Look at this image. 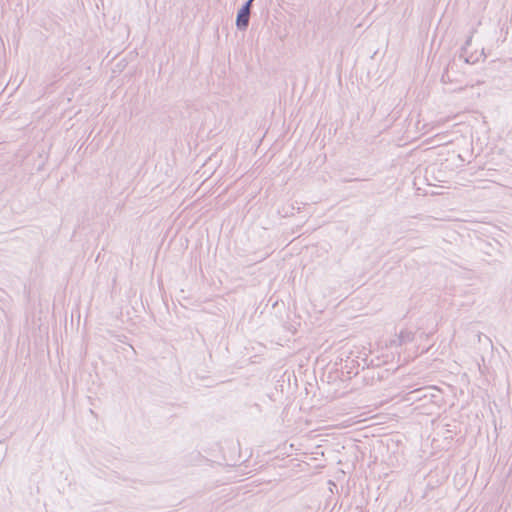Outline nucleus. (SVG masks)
<instances>
[{
	"label": "nucleus",
	"instance_id": "obj_2",
	"mask_svg": "<svg viewBox=\"0 0 512 512\" xmlns=\"http://www.w3.org/2000/svg\"><path fill=\"white\" fill-rule=\"evenodd\" d=\"M250 12L246 10V8H240L237 12L236 16V27L240 31H244L247 29L250 21Z\"/></svg>",
	"mask_w": 512,
	"mask_h": 512
},
{
	"label": "nucleus",
	"instance_id": "obj_4",
	"mask_svg": "<svg viewBox=\"0 0 512 512\" xmlns=\"http://www.w3.org/2000/svg\"><path fill=\"white\" fill-rule=\"evenodd\" d=\"M442 81H443V82L450 81V77H449V70H447V71L442 75Z\"/></svg>",
	"mask_w": 512,
	"mask_h": 512
},
{
	"label": "nucleus",
	"instance_id": "obj_6",
	"mask_svg": "<svg viewBox=\"0 0 512 512\" xmlns=\"http://www.w3.org/2000/svg\"><path fill=\"white\" fill-rule=\"evenodd\" d=\"M472 41V36H469L468 39L465 42V46H469Z\"/></svg>",
	"mask_w": 512,
	"mask_h": 512
},
{
	"label": "nucleus",
	"instance_id": "obj_1",
	"mask_svg": "<svg viewBox=\"0 0 512 512\" xmlns=\"http://www.w3.org/2000/svg\"><path fill=\"white\" fill-rule=\"evenodd\" d=\"M439 389L433 386L418 388L408 392L405 396V400L409 402H417L428 399L431 402L438 397L437 393Z\"/></svg>",
	"mask_w": 512,
	"mask_h": 512
},
{
	"label": "nucleus",
	"instance_id": "obj_5",
	"mask_svg": "<svg viewBox=\"0 0 512 512\" xmlns=\"http://www.w3.org/2000/svg\"><path fill=\"white\" fill-rule=\"evenodd\" d=\"M251 7H252V4H250L248 1H246L241 8H246V10L251 13Z\"/></svg>",
	"mask_w": 512,
	"mask_h": 512
},
{
	"label": "nucleus",
	"instance_id": "obj_7",
	"mask_svg": "<svg viewBox=\"0 0 512 512\" xmlns=\"http://www.w3.org/2000/svg\"><path fill=\"white\" fill-rule=\"evenodd\" d=\"M247 1H248L250 4H252L254 0H247Z\"/></svg>",
	"mask_w": 512,
	"mask_h": 512
},
{
	"label": "nucleus",
	"instance_id": "obj_3",
	"mask_svg": "<svg viewBox=\"0 0 512 512\" xmlns=\"http://www.w3.org/2000/svg\"><path fill=\"white\" fill-rule=\"evenodd\" d=\"M414 339V333L409 330H402L396 339L392 341V344L402 346L406 343L412 342Z\"/></svg>",
	"mask_w": 512,
	"mask_h": 512
}]
</instances>
